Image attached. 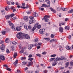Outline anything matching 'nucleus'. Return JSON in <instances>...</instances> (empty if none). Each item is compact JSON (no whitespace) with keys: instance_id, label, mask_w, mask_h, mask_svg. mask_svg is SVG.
Here are the masks:
<instances>
[{"instance_id":"obj_1","label":"nucleus","mask_w":73,"mask_h":73,"mask_svg":"<svg viewBox=\"0 0 73 73\" xmlns=\"http://www.w3.org/2000/svg\"><path fill=\"white\" fill-rule=\"evenodd\" d=\"M17 37L18 38H21L23 39L24 38V34L22 33H18L17 35Z\"/></svg>"},{"instance_id":"obj_2","label":"nucleus","mask_w":73,"mask_h":73,"mask_svg":"<svg viewBox=\"0 0 73 73\" xmlns=\"http://www.w3.org/2000/svg\"><path fill=\"white\" fill-rule=\"evenodd\" d=\"M41 25H38V23H36L34 27L32 29V31H34L36 29V28H37L38 29H39L41 28Z\"/></svg>"},{"instance_id":"obj_3","label":"nucleus","mask_w":73,"mask_h":73,"mask_svg":"<svg viewBox=\"0 0 73 73\" xmlns=\"http://www.w3.org/2000/svg\"><path fill=\"white\" fill-rule=\"evenodd\" d=\"M50 17V16H49V15H45V16H44V17L42 19V20H44L46 22H48L49 21V19H48V18H49Z\"/></svg>"},{"instance_id":"obj_4","label":"nucleus","mask_w":73,"mask_h":73,"mask_svg":"<svg viewBox=\"0 0 73 73\" xmlns=\"http://www.w3.org/2000/svg\"><path fill=\"white\" fill-rule=\"evenodd\" d=\"M24 28L26 29L27 30L28 29H31L32 28V27H31V26L29 25V26H28L27 25H25Z\"/></svg>"},{"instance_id":"obj_5","label":"nucleus","mask_w":73,"mask_h":73,"mask_svg":"<svg viewBox=\"0 0 73 73\" xmlns=\"http://www.w3.org/2000/svg\"><path fill=\"white\" fill-rule=\"evenodd\" d=\"M25 37L26 39L29 40L30 39V36L28 35H23V38Z\"/></svg>"},{"instance_id":"obj_6","label":"nucleus","mask_w":73,"mask_h":73,"mask_svg":"<svg viewBox=\"0 0 73 73\" xmlns=\"http://www.w3.org/2000/svg\"><path fill=\"white\" fill-rule=\"evenodd\" d=\"M0 49L1 50H3L5 49V45L4 44H2L0 46Z\"/></svg>"},{"instance_id":"obj_7","label":"nucleus","mask_w":73,"mask_h":73,"mask_svg":"<svg viewBox=\"0 0 73 73\" xmlns=\"http://www.w3.org/2000/svg\"><path fill=\"white\" fill-rule=\"evenodd\" d=\"M50 7V4L48 5V6L45 4H43L41 6V7Z\"/></svg>"},{"instance_id":"obj_8","label":"nucleus","mask_w":73,"mask_h":73,"mask_svg":"<svg viewBox=\"0 0 73 73\" xmlns=\"http://www.w3.org/2000/svg\"><path fill=\"white\" fill-rule=\"evenodd\" d=\"M0 58L3 61H4V60H5V58L3 56L1 55L0 56Z\"/></svg>"},{"instance_id":"obj_9","label":"nucleus","mask_w":73,"mask_h":73,"mask_svg":"<svg viewBox=\"0 0 73 73\" xmlns=\"http://www.w3.org/2000/svg\"><path fill=\"white\" fill-rule=\"evenodd\" d=\"M59 30L60 33H62V32H63V30H64V29L62 27H60L59 29Z\"/></svg>"},{"instance_id":"obj_10","label":"nucleus","mask_w":73,"mask_h":73,"mask_svg":"<svg viewBox=\"0 0 73 73\" xmlns=\"http://www.w3.org/2000/svg\"><path fill=\"white\" fill-rule=\"evenodd\" d=\"M49 9H50L52 12H53L54 13H56V11L55 9H54L52 7L49 8Z\"/></svg>"},{"instance_id":"obj_11","label":"nucleus","mask_w":73,"mask_h":73,"mask_svg":"<svg viewBox=\"0 0 73 73\" xmlns=\"http://www.w3.org/2000/svg\"><path fill=\"white\" fill-rule=\"evenodd\" d=\"M33 47V45L32 44H30L29 45L28 48L29 50H31L32 48V47Z\"/></svg>"},{"instance_id":"obj_12","label":"nucleus","mask_w":73,"mask_h":73,"mask_svg":"<svg viewBox=\"0 0 73 73\" xmlns=\"http://www.w3.org/2000/svg\"><path fill=\"white\" fill-rule=\"evenodd\" d=\"M24 20L25 21H28V16H25L24 17Z\"/></svg>"},{"instance_id":"obj_13","label":"nucleus","mask_w":73,"mask_h":73,"mask_svg":"<svg viewBox=\"0 0 73 73\" xmlns=\"http://www.w3.org/2000/svg\"><path fill=\"white\" fill-rule=\"evenodd\" d=\"M29 6L28 5H27L26 7H23L22 6H21V8H23V9H25V8H29Z\"/></svg>"},{"instance_id":"obj_14","label":"nucleus","mask_w":73,"mask_h":73,"mask_svg":"<svg viewBox=\"0 0 73 73\" xmlns=\"http://www.w3.org/2000/svg\"><path fill=\"white\" fill-rule=\"evenodd\" d=\"M38 16V14L36 13V12H35L33 13V16L34 17H36Z\"/></svg>"},{"instance_id":"obj_15","label":"nucleus","mask_w":73,"mask_h":73,"mask_svg":"<svg viewBox=\"0 0 73 73\" xmlns=\"http://www.w3.org/2000/svg\"><path fill=\"white\" fill-rule=\"evenodd\" d=\"M42 44V43H37L34 44V46H38V45H41Z\"/></svg>"},{"instance_id":"obj_16","label":"nucleus","mask_w":73,"mask_h":73,"mask_svg":"<svg viewBox=\"0 0 73 73\" xmlns=\"http://www.w3.org/2000/svg\"><path fill=\"white\" fill-rule=\"evenodd\" d=\"M43 29H40V30L39 33L40 34H41V35H43L44 33V32L43 31Z\"/></svg>"},{"instance_id":"obj_17","label":"nucleus","mask_w":73,"mask_h":73,"mask_svg":"<svg viewBox=\"0 0 73 73\" xmlns=\"http://www.w3.org/2000/svg\"><path fill=\"white\" fill-rule=\"evenodd\" d=\"M55 59V58H51L49 59V62H52L54 60V59Z\"/></svg>"},{"instance_id":"obj_18","label":"nucleus","mask_w":73,"mask_h":73,"mask_svg":"<svg viewBox=\"0 0 73 73\" xmlns=\"http://www.w3.org/2000/svg\"><path fill=\"white\" fill-rule=\"evenodd\" d=\"M60 61V58L57 57L56 58L55 60H54V61H55L56 62H57V61Z\"/></svg>"},{"instance_id":"obj_19","label":"nucleus","mask_w":73,"mask_h":73,"mask_svg":"<svg viewBox=\"0 0 73 73\" xmlns=\"http://www.w3.org/2000/svg\"><path fill=\"white\" fill-rule=\"evenodd\" d=\"M66 48L67 50H70L71 49V47L68 46H67Z\"/></svg>"},{"instance_id":"obj_20","label":"nucleus","mask_w":73,"mask_h":73,"mask_svg":"<svg viewBox=\"0 0 73 73\" xmlns=\"http://www.w3.org/2000/svg\"><path fill=\"white\" fill-rule=\"evenodd\" d=\"M29 24H33L34 23L33 20L31 19L29 21Z\"/></svg>"},{"instance_id":"obj_21","label":"nucleus","mask_w":73,"mask_h":73,"mask_svg":"<svg viewBox=\"0 0 73 73\" xmlns=\"http://www.w3.org/2000/svg\"><path fill=\"white\" fill-rule=\"evenodd\" d=\"M18 63V60H17L15 62H14L13 64L15 65H16V64H17Z\"/></svg>"},{"instance_id":"obj_22","label":"nucleus","mask_w":73,"mask_h":73,"mask_svg":"<svg viewBox=\"0 0 73 73\" xmlns=\"http://www.w3.org/2000/svg\"><path fill=\"white\" fill-rule=\"evenodd\" d=\"M5 42H6V43H8L9 42V39L8 38H7L5 40Z\"/></svg>"},{"instance_id":"obj_23","label":"nucleus","mask_w":73,"mask_h":73,"mask_svg":"<svg viewBox=\"0 0 73 73\" xmlns=\"http://www.w3.org/2000/svg\"><path fill=\"white\" fill-rule=\"evenodd\" d=\"M16 30L17 31H20V30H21V28L20 27H17L16 29Z\"/></svg>"},{"instance_id":"obj_24","label":"nucleus","mask_w":73,"mask_h":73,"mask_svg":"<svg viewBox=\"0 0 73 73\" xmlns=\"http://www.w3.org/2000/svg\"><path fill=\"white\" fill-rule=\"evenodd\" d=\"M11 9H12L13 12H15L16 10L13 7H11Z\"/></svg>"},{"instance_id":"obj_25","label":"nucleus","mask_w":73,"mask_h":73,"mask_svg":"<svg viewBox=\"0 0 73 73\" xmlns=\"http://www.w3.org/2000/svg\"><path fill=\"white\" fill-rule=\"evenodd\" d=\"M11 44H14V45H16L17 42L15 41H13V42H11Z\"/></svg>"},{"instance_id":"obj_26","label":"nucleus","mask_w":73,"mask_h":73,"mask_svg":"<svg viewBox=\"0 0 73 73\" xmlns=\"http://www.w3.org/2000/svg\"><path fill=\"white\" fill-rule=\"evenodd\" d=\"M8 23H9L10 26H12V25H13V23H11V22L10 21H8Z\"/></svg>"},{"instance_id":"obj_27","label":"nucleus","mask_w":73,"mask_h":73,"mask_svg":"<svg viewBox=\"0 0 73 73\" xmlns=\"http://www.w3.org/2000/svg\"><path fill=\"white\" fill-rule=\"evenodd\" d=\"M52 66H55L56 65H57V62L55 61L54 63H53L52 64Z\"/></svg>"},{"instance_id":"obj_28","label":"nucleus","mask_w":73,"mask_h":73,"mask_svg":"<svg viewBox=\"0 0 73 73\" xmlns=\"http://www.w3.org/2000/svg\"><path fill=\"white\" fill-rule=\"evenodd\" d=\"M5 17L6 18V19H9V17H10V16L9 15H7Z\"/></svg>"},{"instance_id":"obj_29","label":"nucleus","mask_w":73,"mask_h":73,"mask_svg":"<svg viewBox=\"0 0 73 73\" xmlns=\"http://www.w3.org/2000/svg\"><path fill=\"white\" fill-rule=\"evenodd\" d=\"M11 28L13 29V31H15L16 30V29L15 28V27L13 25L11 27Z\"/></svg>"},{"instance_id":"obj_30","label":"nucleus","mask_w":73,"mask_h":73,"mask_svg":"<svg viewBox=\"0 0 73 73\" xmlns=\"http://www.w3.org/2000/svg\"><path fill=\"white\" fill-rule=\"evenodd\" d=\"M69 62H66V66H65V68H67L68 66V65H69Z\"/></svg>"},{"instance_id":"obj_31","label":"nucleus","mask_w":73,"mask_h":73,"mask_svg":"<svg viewBox=\"0 0 73 73\" xmlns=\"http://www.w3.org/2000/svg\"><path fill=\"white\" fill-rule=\"evenodd\" d=\"M1 12L2 14V15H5V12H4V10H3L1 11Z\"/></svg>"},{"instance_id":"obj_32","label":"nucleus","mask_w":73,"mask_h":73,"mask_svg":"<svg viewBox=\"0 0 73 73\" xmlns=\"http://www.w3.org/2000/svg\"><path fill=\"white\" fill-rule=\"evenodd\" d=\"M17 53L15 52L14 53V56H13V57L14 58H16V56H17Z\"/></svg>"},{"instance_id":"obj_33","label":"nucleus","mask_w":73,"mask_h":73,"mask_svg":"<svg viewBox=\"0 0 73 73\" xmlns=\"http://www.w3.org/2000/svg\"><path fill=\"white\" fill-rule=\"evenodd\" d=\"M65 29H66L67 30H69L70 29L69 26H66L65 27Z\"/></svg>"},{"instance_id":"obj_34","label":"nucleus","mask_w":73,"mask_h":73,"mask_svg":"<svg viewBox=\"0 0 73 73\" xmlns=\"http://www.w3.org/2000/svg\"><path fill=\"white\" fill-rule=\"evenodd\" d=\"M5 31L6 32H8L10 31V30L9 29V28H7L6 29H5Z\"/></svg>"},{"instance_id":"obj_35","label":"nucleus","mask_w":73,"mask_h":73,"mask_svg":"<svg viewBox=\"0 0 73 73\" xmlns=\"http://www.w3.org/2000/svg\"><path fill=\"white\" fill-rule=\"evenodd\" d=\"M46 1H48L47 2V4H48V5H49V4L50 3V1H49L48 0H46L45 1V2H46Z\"/></svg>"},{"instance_id":"obj_36","label":"nucleus","mask_w":73,"mask_h":73,"mask_svg":"<svg viewBox=\"0 0 73 73\" xmlns=\"http://www.w3.org/2000/svg\"><path fill=\"white\" fill-rule=\"evenodd\" d=\"M59 47L60 48H59V50L60 51H62V50L63 49V47H62L61 46H60Z\"/></svg>"},{"instance_id":"obj_37","label":"nucleus","mask_w":73,"mask_h":73,"mask_svg":"<svg viewBox=\"0 0 73 73\" xmlns=\"http://www.w3.org/2000/svg\"><path fill=\"white\" fill-rule=\"evenodd\" d=\"M59 58H60V60H62L64 59V56H61V57H60Z\"/></svg>"},{"instance_id":"obj_38","label":"nucleus","mask_w":73,"mask_h":73,"mask_svg":"<svg viewBox=\"0 0 73 73\" xmlns=\"http://www.w3.org/2000/svg\"><path fill=\"white\" fill-rule=\"evenodd\" d=\"M6 32H6L5 31H2V35H5V34L6 33Z\"/></svg>"},{"instance_id":"obj_39","label":"nucleus","mask_w":73,"mask_h":73,"mask_svg":"<svg viewBox=\"0 0 73 73\" xmlns=\"http://www.w3.org/2000/svg\"><path fill=\"white\" fill-rule=\"evenodd\" d=\"M73 9H71V10H70L68 12V13H73Z\"/></svg>"},{"instance_id":"obj_40","label":"nucleus","mask_w":73,"mask_h":73,"mask_svg":"<svg viewBox=\"0 0 73 73\" xmlns=\"http://www.w3.org/2000/svg\"><path fill=\"white\" fill-rule=\"evenodd\" d=\"M43 39L44 40H46L47 41H49V40H50V38H44Z\"/></svg>"},{"instance_id":"obj_41","label":"nucleus","mask_w":73,"mask_h":73,"mask_svg":"<svg viewBox=\"0 0 73 73\" xmlns=\"http://www.w3.org/2000/svg\"><path fill=\"white\" fill-rule=\"evenodd\" d=\"M6 52L7 53H9V50L8 49H6Z\"/></svg>"},{"instance_id":"obj_42","label":"nucleus","mask_w":73,"mask_h":73,"mask_svg":"<svg viewBox=\"0 0 73 73\" xmlns=\"http://www.w3.org/2000/svg\"><path fill=\"white\" fill-rule=\"evenodd\" d=\"M27 13V14H31V11H28L26 12Z\"/></svg>"},{"instance_id":"obj_43","label":"nucleus","mask_w":73,"mask_h":73,"mask_svg":"<svg viewBox=\"0 0 73 73\" xmlns=\"http://www.w3.org/2000/svg\"><path fill=\"white\" fill-rule=\"evenodd\" d=\"M51 37L52 38H54V35H53V34H51Z\"/></svg>"},{"instance_id":"obj_44","label":"nucleus","mask_w":73,"mask_h":73,"mask_svg":"<svg viewBox=\"0 0 73 73\" xmlns=\"http://www.w3.org/2000/svg\"><path fill=\"white\" fill-rule=\"evenodd\" d=\"M28 60L29 61H32L33 60V58H29L28 59Z\"/></svg>"},{"instance_id":"obj_45","label":"nucleus","mask_w":73,"mask_h":73,"mask_svg":"<svg viewBox=\"0 0 73 73\" xmlns=\"http://www.w3.org/2000/svg\"><path fill=\"white\" fill-rule=\"evenodd\" d=\"M26 64V62H23L22 63V65H25Z\"/></svg>"},{"instance_id":"obj_46","label":"nucleus","mask_w":73,"mask_h":73,"mask_svg":"<svg viewBox=\"0 0 73 73\" xmlns=\"http://www.w3.org/2000/svg\"><path fill=\"white\" fill-rule=\"evenodd\" d=\"M56 54H54L53 55H51L50 56V57H56Z\"/></svg>"},{"instance_id":"obj_47","label":"nucleus","mask_w":73,"mask_h":73,"mask_svg":"<svg viewBox=\"0 0 73 73\" xmlns=\"http://www.w3.org/2000/svg\"><path fill=\"white\" fill-rule=\"evenodd\" d=\"M24 50H22L21 51V52H20V53L21 54V53H24Z\"/></svg>"},{"instance_id":"obj_48","label":"nucleus","mask_w":73,"mask_h":73,"mask_svg":"<svg viewBox=\"0 0 73 73\" xmlns=\"http://www.w3.org/2000/svg\"><path fill=\"white\" fill-rule=\"evenodd\" d=\"M28 57L29 58H31V57H32V54H30L28 56Z\"/></svg>"},{"instance_id":"obj_49","label":"nucleus","mask_w":73,"mask_h":73,"mask_svg":"<svg viewBox=\"0 0 73 73\" xmlns=\"http://www.w3.org/2000/svg\"><path fill=\"white\" fill-rule=\"evenodd\" d=\"M22 6H23V7H25V3H23L22 4Z\"/></svg>"},{"instance_id":"obj_50","label":"nucleus","mask_w":73,"mask_h":73,"mask_svg":"<svg viewBox=\"0 0 73 73\" xmlns=\"http://www.w3.org/2000/svg\"><path fill=\"white\" fill-rule=\"evenodd\" d=\"M6 69L7 70H9V71H11V70L9 68H6Z\"/></svg>"},{"instance_id":"obj_51","label":"nucleus","mask_w":73,"mask_h":73,"mask_svg":"<svg viewBox=\"0 0 73 73\" xmlns=\"http://www.w3.org/2000/svg\"><path fill=\"white\" fill-rule=\"evenodd\" d=\"M38 39L36 38V39H34V41H35V42H37L38 41Z\"/></svg>"},{"instance_id":"obj_52","label":"nucleus","mask_w":73,"mask_h":73,"mask_svg":"<svg viewBox=\"0 0 73 73\" xmlns=\"http://www.w3.org/2000/svg\"><path fill=\"white\" fill-rule=\"evenodd\" d=\"M3 66L4 67H5V68H8V66L6 64L3 65Z\"/></svg>"},{"instance_id":"obj_53","label":"nucleus","mask_w":73,"mask_h":73,"mask_svg":"<svg viewBox=\"0 0 73 73\" xmlns=\"http://www.w3.org/2000/svg\"><path fill=\"white\" fill-rule=\"evenodd\" d=\"M5 9L6 11H8L9 9V8L7 7L5 8Z\"/></svg>"},{"instance_id":"obj_54","label":"nucleus","mask_w":73,"mask_h":73,"mask_svg":"<svg viewBox=\"0 0 73 73\" xmlns=\"http://www.w3.org/2000/svg\"><path fill=\"white\" fill-rule=\"evenodd\" d=\"M26 59V58L25 57H23L21 58V59L22 60H25Z\"/></svg>"},{"instance_id":"obj_55","label":"nucleus","mask_w":73,"mask_h":73,"mask_svg":"<svg viewBox=\"0 0 73 73\" xmlns=\"http://www.w3.org/2000/svg\"><path fill=\"white\" fill-rule=\"evenodd\" d=\"M42 54H46V52H44L42 53Z\"/></svg>"},{"instance_id":"obj_56","label":"nucleus","mask_w":73,"mask_h":73,"mask_svg":"<svg viewBox=\"0 0 73 73\" xmlns=\"http://www.w3.org/2000/svg\"><path fill=\"white\" fill-rule=\"evenodd\" d=\"M36 55L37 56H38V57H41V55L39 54H36Z\"/></svg>"},{"instance_id":"obj_57","label":"nucleus","mask_w":73,"mask_h":73,"mask_svg":"<svg viewBox=\"0 0 73 73\" xmlns=\"http://www.w3.org/2000/svg\"><path fill=\"white\" fill-rule=\"evenodd\" d=\"M60 9V7H58L57 9V11H60V9Z\"/></svg>"},{"instance_id":"obj_58","label":"nucleus","mask_w":73,"mask_h":73,"mask_svg":"<svg viewBox=\"0 0 73 73\" xmlns=\"http://www.w3.org/2000/svg\"><path fill=\"white\" fill-rule=\"evenodd\" d=\"M48 72V70H45L44 71V73H47Z\"/></svg>"},{"instance_id":"obj_59","label":"nucleus","mask_w":73,"mask_h":73,"mask_svg":"<svg viewBox=\"0 0 73 73\" xmlns=\"http://www.w3.org/2000/svg\"><path fill=\"white\" fill-rule=\"evenodd\" d=\"M29 18L30 19H31V20H33V18H34L33 17H29Z\"/></svg>"},{"instance_id":"obj_60","label":"nucleus","mask_w":73,"mask_h":73,"mask_svg":"<svg viewBox=\"0 0 73 73\" xmlns=\"http://www.w3.org/2000/svg\"><path fill=\"white\" fill-rule=\"evenodd\" d=\"M61 9H62V11H64L65 8H64V7H61Z\"/></svg>"},{"instance_id":"obj_61","label":"nucleus","mask_w":73,"mask_h":73,"mask_svg":"<svg viewBox=\"0 0 73 73\" xmlns=\"http://www.w3.org/2000/svg\"><path fill=\"white\" fill-rule=\"evenodd\" d=\"M15 16V14H11L10 15V16L11 17H13V16Z\"/></svg>"},{"instance_id":"obj_62","label":"nucleus","mask_w":73,"mask_h":73,"mask_svg":"<svg viewBox=\"0 0 73 73\" xmlns=\"http://www.w3.org/2000/svg\"><path fill=\"white\" fill-rule=\"evenodd\" d=\"M15 4L16 5H19V3L17 2H15Z\"/></svg>"},{"instance_id":"obj_63","label":"nucleus","mask_w":73,"mask_h":73,"mask_svg":"<svg viewBox=\"0 0 73 73\" xmlns=\"http://www.w3.org/2000/svg\"><path fill=\"white\" fill-rule=\"evenodd\" d=\"M11 48L12 50L13 51V50H14V47L12 46Z\"/></svg>"},{"instance_id":"obj_64","label":"nucleus","mask_w":73,"mask_h":73,"mask_svg":"<svg viewBox=\"0 0 73 73\" xmlns=\"http://www.w3.org/2000/svg\"><path fill=\"white\" fill-rule=\"evenodd\" d=\"M31 62H29V65H28V66H30L31 65Z\"/></svg>"}]
</instances>
